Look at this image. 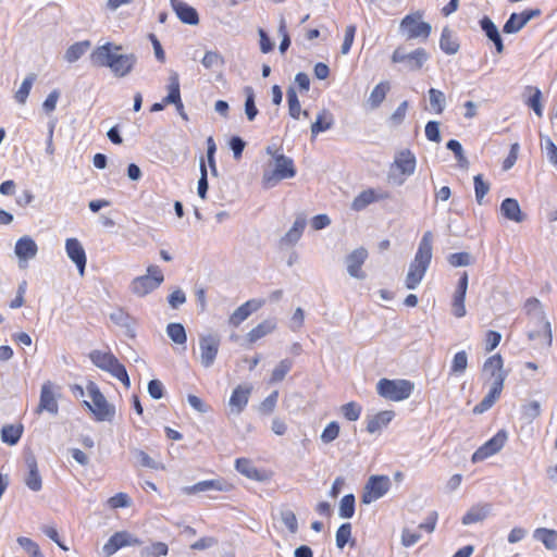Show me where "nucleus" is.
<instances>
[{"label":"nucleus","mask_w":557,"mask_h":557,"mask_svg":"<svg viewBox=\"0 0 557 557\" xmlns=\"http://www.w3.org/2000/svg\"><path fill=\"white\" fill-rule=\"evenodd\" d=\"M122 48L107 42L96 48L90 54V62L98 67H109L116 77L128 75L137 61L134 54L117 53Z\"/></svg>","instance_id":"f257e3e1"},{"label":"nucleus","mask_w":557,"mask_h":557,"mask_svg":"<svg viewBox=\"0 0 557 557\" xmlns=\"http://www.w3.org/2000/svg\"><path fill=\"white\" fill-rule=\"evenodd\" d=\"M432 239L433 235L430 231L425 232L419 243L413 261L409 265L406 276V287L416 289L421 283L432 259Z\"/></svg>","instance_id":"f03ea898"},{"label":"nucleus","mask_w":557,"mask_h":557,"mask_svg":"<svg viewBox=\"0 0 557 557\" xmlns=\"http://www.w3.org/2000/svg\"><path fill=\"white\" fill-rule=\"evenodd\" d=\"M274 169L265 170L262 175V186L265 189L273 188L278 182L296 176V168L290 157L278 151L273 154Z\"/></svg>","instance_id":"7ed1b4c3"},{"label":"nucleus","mask_w":557,"mask_h":557,"mask_svg":"<svg viewBox=\"0 0 557 557\" xmlns=\"http://www.w3.org/2000/svg\"><path fill=\"white\" fill-rule=\"evenodd\" d=\"M414 391V383L405 379H381L376 383V393L391 401L408 399Z\"/></svg>","instance_id":"20e7f679"},{"label":"nucleus","mask_w":557,"mask_h":557,"mask_svg":"<svg viewBox=\"0 0 557 557\" xmlns=\"http://www.w3.org/2000/svg\"><path fill=\"white\" fill-rule=\"evenodd\" d=\"M86 388L91 403L84 400V406L95 414L97 421H112L115 416V407L107 401L95 382L89 381Z\"/></svg>","instance_id":"39448f33"},{"label":"nucleus","mask_w":557,"mask_h":557,"mask_svg":"<svg viewBox=\"0 0 557 557\" xmlns=\"http://www.w3.org/2000/svg\"><path fill=\"white\" fill-rule=\"evenodd\" d=\"M416 170V157L414 154L406 149L400 151L391 166L387 175V180L391 184L400 186L405 182V176H410Z\"/></svg>","instance_id":"423d86ee"},{"label":"nucleus","mask_w":557,"mask_h":557,"mask_svg":"<svg viewBox=\"0 0 557 557\" xmlns=\"http://www.w3.org/2000/svg\"><path fill=\"white\" fill-rule=\"evenodd\" d=\"M423 14L421 12H416L412 14H407L399 24V32L401 35L406 37V39H416L422 38L426 40L432 32V26L428 22H423Z\"/></svg>","instance_id":"0eeeda50"},{"label":"nucleus","mask_w":557,"mask_h":557,"mask_svg":"<svg viewBox=\"0 0 557 557\" xmlns=\"http://www.w3.org/2000/svg\"><path fill=\"white\" fill-rule=\"evenodd\" d=\"M430 55L424 48H417L411 52H407L404 47H397L391 60L393 63H401L405 69L410 72H417L422 69Z\"/></svg>","instance_id":"6e6552de"},{"label":"nucleus","mask_w":557,"mask_h":557,"mask_svg":"<svg viewBox=\"0 0 557 557\" xmlns=\"http://www.w3.org/2000/svg\"><path fill=\"white\" fill-rule=\"evenodd\" d=\"M163 280L164 277L160 268L158 265H149L146 275L135 277L132 281L131 290L135 295L143 297L154 290Z\"/></svg>","instance_id":"1a4fd4ad"},{"label":"nucleus","mask_w":557,"mask_h":557,"mask_svg":"<svg viewBox=\"0 0 557 557\" xmlns=\"http://www.w3.org/2000/svg\"><path fill=\"white\" fill-rule=\"evenodd\" d=\"M389 488L391 480L387 475H371L364 486L361 500L363 504H371L383 497Z\"/></svg>","instance_id":"9d476101"},{"label":"nucleus","mask_w":557,"mask_h":557,"mask_svg":"<svg viewBox=\"0 0 557 557\" xmlns=\"http://www.w3.org/2000/svg\"><path fill=\"white\" fill-rule=\"evenodd\" d=\"M508 440V433L505 430H499L492 438L480 446L472 455V462H480L488 457L497 454L505 446Z\"/></svg>","instance_id":"9b49d317"},{"label":"nucleus","mask_w":557,"mask_h":557,"mask_svg":"<svg viewBox=\"0 0 557 557\" xmlns=\"http://www.w3.org/2000/svg\"><path fill=\"white\" fill-rule=\"evenodd\" d=\"M220 347L219 335H201L199 338L200 362L205 368H210L216 358Z\"/></svg>","instance_id":"f8f14e48"},{"label":"nucleus","mask_w":557,"mask_h":557,"mask_svg":"<svg viewBox=\"0 0 557 557\" xmlns=\"http://www.w3.org/2000/svg\"><path fill=\"white\" fill-rule=\"evenodd\" d=\"M542 14V11L537 8L524 10L521 13H511L509 18L503 26L505 34H516L521 30L532 18H535Z\"/></svg>","instance_id":"ddd939ff"},{"label":"nucleus","mask_w":557,"mask_h":557,"mask_svg":"<svg viewBox=\"0 0 557 557\" xmlns=\"http://www.w3.org/2000/svg\"><path fill=\"white\" fill-rule=\"evenodd\" d=\"M65 251L70 260L76 265L81 275H84L87 257L82 243L77 238H67L65 240Z\"/></svg>","instance_id":"4468645a"},{"label":"nucleus","mask_w":557,"mask_h":557,"mask_svg":"<svg viewBox=\"0 0 557 557\" xmlns=\"http://www.w3.org/2000/svg\"><path fill=\"white\" fill-rule=\"evenodd\" d=\"M307 225V219L304 213H299L293 226L281 237L278 242L280 249L295 246L302 236V233Z\"/></svg>","instance_id":"2eb2a0df"},{"label":"nucleus","mask_w":557,"mask_h":557,"mask_svg":"<svg viewBox=\"0 0 557 557\" xmlns=\"http://www.w3.org/2000/svg\"><path fill=\"white\" fill-rule=\"evenodd\" d=\"M138 543V540L135 539L131 533L126 531L115 532L110 536L108 542L103 545L102 552L106 556H112L120 548L125 546H132Z\"/></svg>","instance_id":"dca6fc26"},{"label":"nucleus","mask_w":557,"mask_h":557,"mask_svg":"<svg viewBox=\"0 0 557 557\" xmlns=\"http://www.w3.org/2000/svg\"><path fill=\"white\" fill-rule=\"evenodd\" d=\"M367 257L368 251L362 247L355 249L346 257L347 272L350 276L359 280H363L366 277V273L361 270V267Z\"/></svg>","instance_id":"f3484780"},{"label":"nucleus","mask_w":557,"mask_h":557,"mask_svg":"<svg viewBox=\"0 0 557 557\" xmlns=\"http://www.w3.org/2000/svg\"><path fill=\"white\" fill-rule=\"evenodd\" d=\"M493 506L490 503H480L473 505L462 517L461 523L470 525L473 523L483 522L492 513Z\"/></svg>","instance_id":"a211bd4d"},{"label":"nucleus","mask_w":557,"mask_h":557,"mask_svg":"<svg viewBox=\"0 0 557 557\" xmlns=\"http://www.w3.org/2000/svg\"><path fill=\"white\" fill-rule=\"evenodd\" d=\"M14 252L20 261H28L36 257L38 246L30 236L25 235L16 240Z\"/></svg>","instance_id":"6ab92c4d"},{"label":"nucleus","mask_w":557,"mask_h":557,"mask_svg":"<svg viewBox=\"0 0 557 557\" xmlns=\"http://www.w3.org/2000/svg\"><path fill=\"white\" fill-rule=\"evenodd\" d=\"M42 411H48L53 416L59 411V405L52 392L50 382H46L41 386L37 412L40 413Z\"/></svg>","instance_id":"aec40b11"},{"label":"nucleus","mask_w":557,"mask_h":557,"mask_svg":"<svg viewBox=\"0 0 557 557\" xmlns=\"http://www.w3.org/2000/svg\"><path fill=\"white\" fill-rule=\"evenodd\" d=\"M479 24L485 36L494 44L496 51L502 53L505 48L504 41L495 23L485 15L479 21Z\"/></svg>","instance_id":"412c9836"},{"label":"nucleus","mask_w":557,"mask_h":557,"mask_svg":"<svg viewBox=\"0 0 557 557\" xmlns=\"http://www.w3.org/2000/svg\"><path fill=\"white\" fill-rule=\"evenodd\" d=\"M25 462L28 469V474L26 475L24 482L30 491L38 492L42 487V481L38 471L35 456L29 454L25 457Z\"/></svg>","instance_id":"4be33fe9"},{"label":"nucleus","mask_w":557,"mask_h":557,"mask_svg":"<svg viewBox=\"0 0 557 557\" xmlns=\"http://www.w3.org/2000/svg\"><path fill=\"white\" fill-rule=\"evenodd\" d=\"M251 386L238 385L233 389L230 398V406L232 412L240 413L248 404L249 395L251 393Z\"/></svg>","instance_id":"5701e85b"},{"label":"nucleus","mask_w":557,"mask_h":557,"mask_svg":"<svg viewBox=\"0 0 557 557\" xmlns=\"http://www.w3.org/2000/svg\"><path fill=\"white\" fill-rule=\"evenodd\" d=\"M387 198V194H380L377 195L374 189L369 188L363 191H361L358 196L355 197V199L351 202L350 208L354 211H362L366 209L369 205Z\"/></svg>","instance_id":"b1692460"},{"label":"nucleus","mask_w":557,"mask_h":557,"mask_svg":"<svg viewBox=\"0 0 557 557\" xmlns=\"http://www.w3.org/2000/svg\"><path fill=\"white\" fill-rule=\"evenodd\" d=\"M211 490L227 491V484L221 480H205V481H200L194 485L182 487V492L186 495L207 492V491H211Z\"/></svg>","instance_id":"393cba45"},{"label":"nucleus","mask_w":557,"mask_h":557,"mask_svg":"<svg viewBox=\"0 0 557 557\" xmlns=\"http://www.w3.org/2000/svg\"><path fill=\"white\" fill-rule=\"evenodd\" d=\"M500 213L510 221L520 223L524 221L525 215L522 213L520 205L515 198H505L500 203Z\"/></svg>","instance_id":"a878e982"},{"label":"nucleus","mask_w":557,"mask_h":557,"mask_svg":"<svg viewBox=\"0 0 557 557\" xmlns=\"http://www.w3.org/2000/svg\"><path fill=\"white\" fill-rule=\"evenodd\" d=\"M440 48L444 53L448 55L456 54L459 51V40L455 35L454 30L450 29L448 26H445L442 29L440 38Z\"/></svg>","instance_id":"bb28decb"},{"label":"nucleus","mask_w":557,"mask_h":557,"mask_svg":"<svg viewBox=\"0 0 557 557\" xmlns=\"http://www.w3.org/2000/svg\"><path fill=\"white\" fill-rule=\"evenodd\" d=\"M395 412L393 410L380 411L376 414L369 417L367 421V431L371 434L386 428L394 419Z\"/></svg>","instance_id":"cd10ccee"},{"label":"nucleus","mask_w":557,"mask_h":557,"mask_svg":"<svg viewBox=\"0 0 557 557\" xmlns=\"http://www.w3.org/2000/svg\"><path fill=\"white\" fill-rule=\"evenodd\" d=\"M176 17L187 25L195 26L199 24V14L197 10L183 1L176 0Z\"/></svg>","instance_id":"c85d7f7f"},{"label":"nucleus","mask_w":557,"mask_h":557,"mask_svg":"<svg viewBox=\"0 0 557 557\" xmlns=\"http://www.w3.org/2000/svg\"><path fill=\"white\" fill-rule=\"evenodd\" d=\"M333 125V114L329 110L323 109L318 113L315 121L311 124V136L315 137L318 134L331 129Z\"/></svg>","instance_id":"c756f323"},{"label":"nucleus","mask_w":557,"mask_h":557,"mask_svg":"<svg viewBox=\"0 0 557 557\" xmlns=\"http://www.w3.org/2000/svg\"><path fill=\"white\" fill-rule=\"evenodd\" d=\"M533 539L541 542L546 549L557 550V530L537 528L533 532Z\"/></svg>","instance_id":"7c9ffc66"},{"label":"nucleus","mask_w":557,"mask_h":557,"mask_svg":"<svg viewBox=\"0 0 557 557\" xmlns=\"http://www.w3.org/2000/svg\"><path fill=\"white\" fill-rule=\"evenodd\" d=\"M529 319L534 324L535 327L541 326V329L543 330V335L545 337L546 346L550 347L553 342L552 326L550 322L545 317L544 310L536 311L535 313L529 315Z\"/></svg>","instance_id":"2f4dec72"},{"label":"nucleus","mask_w":557,"mask_h":557,"mask_svg":"<svg viewBox=\"0 0 557 557\" xmlns=\"http://www.w3.org/2000/svg\"><path fill=\"white\" fill-rule=\"evenodd\" d=\"M276 327L275 319H268L259 323L256 327H253L248 334V341L250 343H255L258 339L264 337L265 335L273 332Z\"/></svg>","instance_id":"473e14b6"},{"label":"nucleus","mask_w":557,"mask_h":557,"mask_svg":"<svg viewBox=\"0 0 557 557\" xmlns=\"http://www.w3.org/2000/svg\"><path fill=\"white\" fill-rule=\"evenodd\" d=\"M89 358L96 367L104 371H107L117 360L113 354L101 350H92L89 354Z\"/></svg>","instance_id":"72a5a7b5"},{"label":"nucleus","mask_w":557,"mask_h":557,"mask_svg":"<svg viewBox=\"0 0 557 557\" xmlns=\"http://www.w3.org/2000/svg\"><path fill=\"white\" fill-rule=\"evenodd\" d=\"M389 83L381 82L371 91L368 102L372 109L379 108L389 91Z\"/></svg>","instance_id":"f704fd0d"},{"label":"nucleus","mask_w":557,"mask_h":557,"mask_svg":"<svg viewBox=\"0 0 557 557\" xmlns=\"http://www.w3.org/2000/svg\"><path fill=\"white\" fill-rule=\"evenodd\" d=\"M89 48V40L77 41L66 49L64 59L70 63L76 62L87 52Z\"/></svg>","instance_id":"c9c22d12"},{"label":"nucleus","mask_w":557,"mask_h":557,"mask_svg":"<svg viewBox=\"0 0 557 557\" xmlns=\"http://www.w3.org/2000/svg\"><path fill=\"white\" fill-rule=\"evenodd\" d=\"M236 470L248 479L260 481L262 479L260 471L253 463L246 458H238L235 461Z\"/></svg>","instance_id":"e433bc0d"},{"label":"nucleus","mask_w":557,"mask_h":557,"mask_svg":"<svg viewBox=\"0 0 557 557\" xmlns=\"http://www.w3.org/2000/svg\"><path fill=\"white\" fill-rule=\"evenodd\" d=\"M22 433V425L8 424L1 430V440L8 445H15L20 441Z\"/></svg>","instance_id":"4c0bfd02"},{"label":"nucleus","mask_w":557,"mask_h":557,"mask_svg":"<svg viewBox=\"0 0 557 557\" xmlns=\"http://www.w3.org/2000/svg\"><path fill=\"white\" fill-rule=\"evenodd\" d=\"M503 366L504 361L502 356L499 354H496L494 356L488 357L485 360L483 364V371L490 372L491 376L495 380L497 374L507 373V371L503 369Z\"/></svg>","instance_id":"58836bf2"},{"label":"nucleus","mask_w":557,"mask_h":557,"mask_svg":"<svg viewBox=\"0 0 557 557\" xmlns=\"http://www.w3.org/2000/svg\"><path fill=\"white\" fill-rule=\"evenodd\" d=\"M36 78H37V75L35 73H30L24 78L18 90L15 92V96H14L15 100L18 103L24 104L26 102V100L29 96L32 86H33L34 82L36 81Z\"/></svg>","instance_id":"ea45409f"},{"label":"nucleus","mask_w":557,"mask_h":557,"mask_svg":"<svg viewBox=\"0 0 557 557\" xmlns=\"http://www.w3.org/2000/svg\"><path fill=\"white\" fill-rule=\"evenodd\" d=\"M244 92L246 96V100H245L246 116H247L248 121H253L259 113L258 108L256 106V101H255L253 88L250 86H246L244 88Z\"/></svg>","instance_id":"a19ab883"},{"label":"nucleus","mask_w":557,"mask_h":557,"mask_svg":"<svg viewBox=\"0 0 557 557\" xmlns=\"http://www.w3.org/2000/svg\"><path fill=\"white\" fill-rule=\"evenodd\" d=\"M356 498L354 494H346L339 503L338 515L343 519H350L355 515Z\"/></svg>","instance_id":"79ce46f5"},{"label":"nucleus","mask_w":557,"mask_h":557,"mask_svg":"<svg viewBox=\"0 0 557 557\" xmlns=\"http://www.w3.org/2000/svg\"><path fill=\"white\" fill-rule=\"evenodd\" d=\"M428 92L431 109L434 111V113L441 114L444 111L446 104L444 92L435 88H430Z\"/></svg>","instance_id":"37998d69"},{"label":"nucleus","mask_w":557,"mask_h":557,"mask_svg":"<svg viewBox=\"0 0 557 557\" xmlns=\"http://www.w3.org/2000/svg\"><path fill=\"white\" fill-rule=\"evenodd\" d=\"M168 95L160 102H156L151 106V112L162 111L165 106L174 104V75H171L168 81Z\"/></svg>","instance_id":"c03bdc74"},{"label":"nucleus","mask_w":557,"mask_h":557,"mask_svg":"<svg viewBox=\"0 0 557 557\" xmlns=\"http://www.w3.org/2000/svg\"><path fill=\"white\" fill-rule=\"evenodd\" d=\"M468 367V355L465 350L458 351L455 354L451 366H450V374L459 375L465 373Z\"/></svg>","instance_id":"a18cd8bd"},{"label":"nucleus","mask_w":557,"mask_h":557,"mask_svg":"<svg viewBox=\"0 0 557 557\" xmlns=\"http://www.w3.org/2000/svg\"><path fill=\"white\" fill-rule=\"evenodd\" d=\"M289 115L298 120L301 113L300 102L294 87H288L286 91Z\"/></svg>","instance_id":"49530a36"},{"label":"nucleus","mask_w":557,"mask_h":557,"mask_svg":"<svg viewBox=\"0 0 557 557\" xmlns=\"http://www.w3.org/2000/svg\"><path fill=\"white\" fill-rule=\"evenodd\" d=\"M475 200L479 205L483 203V198L490 191L491 185L488 182L483 180L482 174H478L473 177Z\"/></svg>","instance_id":"de8ad7c7"},{"label":"nucleus","mask_w":557,"mask_h":557,"mask_svg":"<svg viewBox=\"0 0 557 557\" xmlns=\"http://www.w3.org/2000/svg\"><path fill=\"white\" fill-rule=\"evenodd\" d=\"M293 367V361L290 359H283L280 363L274 368L271 375V383H277L284 380L286 374L290 371Z\"/></svg>","instance_id":"09e8293b"},{"label":"nucleus","mask_w":557,"mask_h":557,"mask_svg":"<svg viewBox=\"0 0 557 557\" xmlns=\"http://www.w3.org/2000/svg\"><path fill=\"white\" fill-rule=\"evenodd\" d=\"M467 292L463 290H455L454 298H453V314L456 318H462L466 315V307H465V299H466Z\"/></svg>","instance_id":"8fccbe9b"},{"label":"nucleus","mask_w":557,"mask_h":557,"mask_svg":"<svg viewBox=\"0 0 557 557\" xmlns=\"http://www.w3.org/2000/svg\"><path fill=\"white\" fill-rule=\"evenodd\" d=\"M508 373H499L496 375V379L493 381L488 393L485 395L486 398L496 403L499 398L502 391L504 388V382L507 377Z\"/></svg>","instance_id":"3c124183"},{"label":"nucleus","mask_w":557,"mask_h":557,"mask_svg":"<svg viewBox=\"0 0 557 557\" xmlns=\"http://www.w3.org/2000/svg\"><path fill=\"white\" fill-rule=\"evenodd\" d=\"M17 543L28 554L29 557H45L38 544L35 543L32 539L20 536L17 537Z\"/></svg>","instance_id":"603ef678"},{"label":"nucleus","mask_w":557,"mask_h":557,"mask_svg":"<svg viewBox=\"0 0 557 557\" xmlns=\"http://www.w3.org/2000/svg\"><path fill=\"white\" fill-rule=\"evenodd\" d=\"M107 372H109L112 376L121 381L125 386L131 385L129 376L127 374L126 368L116 360L113 366H111Z\"/></svg>","instance_id":"864d4df0"},{"label":"nucleus","mask_w":557,"mask_h":557,"mask_svg":"<svg viewBox=\"0 0 557 557\" xmlns=\"http://www.w3.org/2000/svg\"><path fill=\"white\" fill-rule=\"evenodd\" d=\"M451 267H467L474 262V258L469 252L450 253L447 258Z\"/></svg>","instance_id":"5fc2aeb1"},{"label":"nucleus","mask_w":557,"mask_h":557,"mask_svg":"<svg viewBox=\"0 0 557 557\" xmlns=\"http://www.w3.org/2000/svg\"><path fill=\"white\" fill-rule=\"evenodd\" d=\"M351 537V524L349 522L342 523L336 531V546L343 549Z\"/></svg>","instance_id":"6e6d98bb"},{"label":"nucleus","mask_w":557,"mask_h":557,"mask_svg":"<svg viewBox=\"0 0 557 557\" xmlns=\"http://www.w3.org/2000/svg\"><path fill=\"white\" fill-rule=\"evenodd\" d=\"M208 189H209L208 171H207L205 160H203V158H201L200 159V177L198 181V188H197L198 196L201 199H206Z\"/></svg>","instance_id":"4d7b16f0"},{"label":"nucleus","mask_w":557,"mask_h":557,"mask_svg":"<svg viewBox=\"0 0 557 557\" xmlns=\"http://www.w3.org/2000/svg\"><path fill=\"white\" fill-rule=\"evenodd\" d=\"M446 148L454 153L460 166H465L468 164V160L463 153L462 146L457 139L448 140L446 143Z\"/></svg>","instance_id":"13d9d810"},{"label":"nucleus","mask_w":557,"mask_h":557,"mask_svg":"<svg viewBox=\"0 0 557 557\" xmlns=\"http://www.w3.org/2000/svg\"><path fill=\"white\" fill-rule=\"evenodd\" d=\"M281 520L292 534H295L298 531V521L293 510H281Z\"/></svg>","instance_id":"bf43d9fd"},{"label":"nucleus","mask_w":557,"mask_h":557,"mask_svg":"<svg viewBox=\"0 0 557 557\" xmlns=\"http://www.w3.org/2000/svg\"><path fill=\"white\" fill-rule=\"evenodd\" d=\"M133 455L136 459V461L145 468L150 469H159L160 465L156 460H153L147 453H145L141 449H134Z\"/></svg>","instance_id":"052dcab7"},{"label":"nucleus","mask_w":557,"mask_h":557,"mask_svg":"<svg viewBox=\"0 0 557 557\" xmlns=\"http://www.w3.org/2000/svg\"><path fill=\"white\" fill-rule=\"evenodd\" d=\"M361 406L355 401L342 406V413L348 421H357L361 414Z\"/></svg>","instance_id":"680f3d73"},{"label":"nucleus","mask_w":557,"mask_h":557,"mask_svg":"<svg viewBox=\"0 0 557 557\" xmlns=\"http://www.w3.org/2000/svg\"><path fill=\"white\" fill-rule=\"evenodd\" d=\"M339 424L336 421L330 422L321 434V441L325 444L333 442L338 437Z\"/></svg>","instance_id":"e2e57ef3"},{"label":"nucleus","mask_w":557,"mask_h":557,"mask_svg":"<svg viewBox=\"0 0 557 557\" xmlns=\"http://www.w3.org/2000/svg\"><path fill=\"white\" fill-rule=\"evenodd\" d=\"M356 32H357L356 25L350 24V25L346 26L344 41H343V45L341 48V52L343 54H347L350 51L351 46L354 44Z\"/></svg>","instance_id":"0e129e2a"},{"label":"nucleus","mask_w":557,"mask_h":557,"mask_svg":"<svg viewBox=\"0 0 557 557\" xmlns=\"http://www.w3.org/2000/svg\"><path fill=\"white\" fill-rule=\"evenodd\" d=\"M228 147L233 152V158L239 160L246 147V141L239 136H232L228 141Z\"/></svg>","instance_id":"69168bd1"},{"label":"nucleus","mask_w":557,"mask_h":557,"mask_svg":"<svg viewBox=\"0 0 557 557\" xmlns=\"http://www.w3.org/2000/svg\"><path fill=\"white\" fill-rule=\"evenodd\" d=\"M425 137L430 141L440 143L441 132H440V123L437 121H429L425 125Z\"/></svg>","instance_id":"338daca9"},{"label":"nucleus","mask_w":557,"mask_h":557,"mask_svg":"<svg viewBox=\"0 0 557 557\" xmlns=\"http://www.w3.org/2000/svg\"><path fill=\"white\" fill-rule=\"evenodd\" d=\"M542 140L544 141V148L546 150L548 160L554 165H557V146L548 136L542 137Z\"/></svg>","instance_id":"774afa93"}]
</instances>
